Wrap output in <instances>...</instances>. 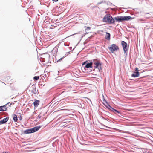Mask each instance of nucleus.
<instances>
[{"instance_id": "obj_1", "label": "nucleus", "mask_w": 153, "mask_h": 153, "mask_svg": "<svg viewBox=\"0 0 153 153\" xmlns=\"http://www.w3.org/2000/svg\"><path fill=\"white\" fill-rule=\"evenodd\" d=\"M131 17L130 16H123L115 17L114 19L109 14H106L103 19V21L105 22H108L110 24H113L115 22V20L119 22L123 21H128L130 19Z\"/></svg>"}, {"instance_id": "obj_2", "label": "nucleus", "mask_w": 153, "mask_h": 153, "mask_svg": "<svg viewBox=\"0 0 153 153\" xmlns=\"http://www.w3.org/2000/svg\"><path fill=\"white\" fill-rule=\"evenodd\" d=\"M108 48L112 53H114L115 51H117L119 49V47L115 44H112Z\"/></svg>"}, {"instance_id": "obj_3", "label": "nucleus", "mask_w": 153, "mask_h": 153, "mask_svg": "<svg viewBox=\"0 0 153 153\" xmlns=\"http://www.w3.org/2000/svg\"><path fill=\"white\" fill-rule=\"evenodd\" d=\"M121 44L123 48L124 53L127 55V53L126 52L128 51L129 46L124 41H121Z\"/></svg>"}, {"instance_id": "obj_4", "label": "nucleus", "mask_w": 153, "mask_h": 153, "mask_svg": "<svg viewBox=\"0 0 153 153\" xmlns=\"http://www.w3.org/2000/svg\"><path fill=\"white\" fill-rule=\"evenodd\" d=\"M94 65V67L95 68H98L99 71L100 72L102 70L101 65L102 63L101 62L100 60H97L95 62L93 63Z\"/></svg>"}, {"instance_id": "obj_5", "label": "nucleus", "mask_w": 153, "mask_h": 153, "mask_svg": "<svg viewBox=\"0 0 153 153\" xmlns=\"http://www.w3.org/2000/svg\"><path fill=\"white\" fill-rule=\"evenodd\" d=\"M93 63L90 62V63H87L85 66L84 67V70L86 71L88 70V68H92L93 67Z\"/></svg>"}, {"instance_id": "obj_6", "label": "nucleus", "mask_w": 153, "mask_h": 153, "mask_svg": "<svg viewBox=\"0 0 153 153\" xmlns=\"http://www.w3.org/2000/svg\"><path fill=\"white\" fill-rule=\"evenodd\" d=\"M9 119V117H7L5 118H4L0 121V125L4 124L7 122Z\"/></svg>"}, {"instance_id": "obj_7", "label": "nucleus", "mask_w": 153, "mask_h": 153, "mask_svg": "<svg viewBox=\"0 0 153 153\" xmlns=\"http://www.w3.org/2000/svg\"><path fill=\"white\" fill-rule=\"evenodd\" d=\"M41 128V126H35L33 128H32V130L33 133L35 132Z\"/></svg>"}, {"instance_id": "obj_8", "label": "nucleus", "mask_w": 153, "mask_h": 153, "mask_svg": "<svg viewBox=\"0 0 153 153\" xmlns=\"http://www.w3.org/2000/svg\"><path fill=\"white\" fill-rule=\"evenodd\" d=\"M139 75V72L138 71L134 72L132 74L131 76L132 77H136L138 76Z\"/></svg>"}, {"instance_id": "obj_9", "label": "nucleus", "mask_w": 153, "mask_h": 153, "mask_svg": "<svg viewBox=\"0 0 153 153\" xmlns=\"http://www.w3.org/2000/svg\"><path fill=\"white\" fill-rule=\"evenodd\" d=\"M106 35H105V38L108 40H109L110 39V36H111V35L110 34V33L108 32H106Z\"/></svg>"}, {"instance_id": "obj_10", "label": "nucleus", "mask_w": 153, "mask_h": 153, "mask_svg": "<svg viewBox=\"0 0 153 153\" xmlns=\"http://www.w3.org/2000/svg\"><path fill=\"white\" fill-rule=\"evenodd\" d=\"M32 133L33 132L31 128L27 129L24 131V133L25 134H28Z\"/></svg>"}, {"instance_id": "obj_11", "label": "nucleus", "mask_w": 153, "mask_h": 153, "mask_svg": "<svg viewBox=\"0 0 153 153\" xmlns=\"http://www.w3.org/2000/svg\"><path fill=\"white\" fill-rule=\"evenodd\" d=\"M31 88V91L32 93L34 94H36V91L35 86L33 85L32 88Z\"/></svg>"}, {"instance_id": "obj_12", "label": "nucleus", "mask_w": 153, "mask_h": 153, "mask_svg": "<svg viewBox=\"0 0 153 153\" xmlns=\"http://www.w3.org/2000/svg\"><path fill=\"white\" fill-rule=\"evenodd\" d=\"M39 101L35 99L33 102V105L35 107H37L39 105Z\"/></svg>"}, {"instance_id": "obj_13", "label": "nucleus", "mask_w": 153, "mask_h": 153, "mask_svg": "<svg viewBox=\"0 0 153 153\" xmlns=\"http://www.w3.org/2000/svg\"><path fill=\"white\" fill-rule=\"evenodd\" d=\"M13 118L14 122H16L18 121L17 116L15 114H13Z\"/></svg>"}, {"instance_id": "obj_14", "label": "nucleus", "mask_w": 153, "mask_h": 153, "mask_svg": "<svg viewBox=\"0 0 153 153\" xmlns=\"http://www.w3.org/2000/svg\"><path fill=\"white\" fill-rule=\"evenodd\" d=\"M10 103L8 102L6 104L4 105L3 106H3V111H6L7 110V108L6 107L7 105H8Z\"/></svg>"}, {"instance_id": "obj_15", "label": "nucleus", "mask_w": 153, "mask_h": 153, "mask_svg": "<svg viewBox=\"0 0 153 153\" xmlns=\"http://www.w3.org/2000/svg\"><path fill=\"white\" fill-rule=\"evenodd\" d=\"M105 106L107 108L111 111L113 108H112L109 104H107V105Z\"/></svg>"}, {"instance_id": "obj_16", "label": "nucleus", "mask_w": 153, "mask_h": 153, "mask_svg": "<svg viewBox=\"0 0 153 153\" xmlns=\"http://www.w3.org/2000/svg\"><path fill=\"white\" fill-rule=\"evenodd\" d=\"M39 79V76H35L34 77L33 79L35 80H37Z\"/></svg>"}, {"instance_id": "obj_17", "label": "nucleus", "mask_w": 153, "mask_h": 153, "mask_svg": "<svg viewBox=\"0 0 153 153\" xmlns=\"http://www.w3.org/2000/svg\"><path fill=\"white\" fill-rule=\"evenodd\" d=\"M91 29V27H88L86 29H85V31L87 33H88L89 32H87L89 30Z\"/></svg>"}, {"instance_id": "obj_18", "label": "nucleus", "mask_w": 153, "mask_h": 153, "mask_svg": "<svg viewBox=\"0 0 153 153\" xmlns=\"http://www.w3.org/2000/svg\"><path fill=\"white\" fill-rule=\"evenodd\" d=\"M117 110L113 108L111 111H112L114 113L116 114V113H117Z\"/></svg>"}, {"instance_id": "obj_19", "label": "nucleus", "mask_w": 153, "mask_h": 153, "mask_svg": "<svg viewBox=\"0 0 153 153\" xmlns=\"http://www.w3.org/2000/svg\"><path fill=\"white\" fill-rule=\"evenodd\" d=\"M67 55H68L67 54L66 55L65 54V56H63V57H62L60 59H58L57 61V62H59L62 59H63L65 57L67 56Z\"/></svg>"}, {"instance_id": "obj_20", "label": "nucleus", "mask_w": 153, "mask_h": 153, "mask_svg": "<svg viewBox=\"0 0 153 153\" xmlns=\"http://www.w3.org/2000/svg\"><path fill=\"white\" fill-rule=\"evenodd\" d=\"M87 61H85V62H83V63H82V65L83 66L85 65H86V64L87 63Z\"/></svg>"}, {"instance_id": "obj_21", "label": "nucleus", "mask_w": 153, "mask_h": 153, "mask_svg": "<svg viewBox=\"0 0 153 153\" xmlns=\"http://www.w3.org/2000/svg\"><path fill=\"white\" fill-rule=\"evenodd\" d=\"M40 60L42 62H44L45 60V59L44 58H41L40 59Z\"/></svg>"}, {"instance_id": "obj_22", "label": "nucleus", "mask_w": 153, "mask_h": 153, "mask_svg": "<svg viewBox=\"0 0 153 153\" xmlns=\"http://www.w3.org/2000/svg\"><path fill=\"white\" fill-rule=\"evenodd\" d=\"M3 106H0V111H3Z\"/></svg>"}, {"instance_id": "obj_23", "label": "nucleus", "mask_w": 153, "mask_h": 153, "mask_svg": "<svg viewBox=\"0 0 153 153\" xmlns=\"http://www.w3.org/2000/svg\"><path fill=\"white\" fill-rule=\"evenodd\" d=\"M56 49L55 48H54L53 50H52V52L53 53L54 51L55 50V51L56 50Z\"/></svg>"}, {"instance_id": "obj_24", "label": "nucleus", "mask_w": 153, "mask_h": 153, "mask_svg": "<svg viewBox=\"0 0 153 153\" xmlns=\"http://www.w3.org/2000/svg\"><path fill=\"white\" fill-rule=\"evenodd\" d=\"M135 72H137V71H139V70H138V68H135Z\"/></svg>"}, {"instance_id": "obj_25", "label": "nucleus", "mask_w": 153, "mask_h": 153, "mask_svg": "<svg viewBox=\"0 0 153 153\" xmlns=\"http://www.w3.org/2000/svg\"><path fill=\"white\" fill-rule=\"evenodd\" d=\"M41 115H40V114H39V115H38V118L39 119H40V118H41Z\"/></svg>"}, {"instance_id": "obj_26", "label": "nucleus", "mask_w": 153, "mask_h": 153, "mask_svg": "<svg viewBox=\"0 0 153 153\" xmlns=\"http://www.w3.org/2000/svg\"><path fill=\"white\" fill-rule=\"evenodd\" d=\"M97 60H98L97 59H94L93 60V61L95 62H96V61H97Z\"/></svg>"}, {"instance_id": "obj_27", "label": "nucleus", "mask_w": 153, "mask_h": 153, "mask_svg": "<svg viewBox=\"0 0 153 153\" xmlns=\"http://www.w3.org/2000/svg\"><path fill=\"white\" fill-rule=\"evenodd\" d=\"M52 1H54L55 2H57L58 1V0H52Z\"/></svg>"}, {"instance_id": "obj_28", "label": "nucleus", "mask_w": 153, "mask_h": 153, "mask_svg": "<svg viewBox=\"0 0 153 153\" xmlns=\"http://www.w3.org/2000/svg\"><path fill=\"white\" fill-rule=\"evenodd\" d=\"M117 113L118 114H120V112L119 111H117Z\"/></svg>"}, {"instance_id": "obj_29", "label": "nucleus", "mask_w": 153, "mask_h": 153, "mask_svg": "<svg viewBox=\"0 0 153 153\" xmlns=\"http://www.w3.org/2000/svg\"><path fill=\"white\" fill-rule=\"evenodd\" d=\"M104 119L106 120H109V119H107V118H104Z\"/></svg>"}, {"instance_id": "obj_30", "label": "nucleus", "mask_w": 153, "mask_h": 153, "mask_svg": "<svg viewBox=\"0 0 153 153\" xmlns=\"http://www.w3.org/2000/svg\"><path fill=\"white\" fill-rule=\"evenodd\" d=\"M13 105V103L12 102L10 103V105L9 106H10L11 105Z\"/></svg>"}, {"instance_id": "obj_31", "label": "nucleus", "mask_w": 153, "mask_h": 153, "mask_svg": "<svg viewBox=\"0 0 153 153\" xmlns=\"http://www.w3.org/2000/svg\"><path fill=\"white\" fill-rule=\"evenodd\" d=\"M21 119H22V117H21V116L20 118V120H21Z\"/></svg>"}, {"instance_id": "obj_32", "label": "nucleus", "mask_w": 153, "mask_h": 153, "mask_svg": "<svg viewBox=\"0 0 153 153\" xmlns=\"http://www.w3.org/2000/svg\"><path fill=\"white\" fill-rule=\"evenodd\" d=\"M68 53H70V52H68Z\"/></svg>"}, {"instance_id": "obj_33", "label": "nucleus", "mask_w": 153, "mask_h": 153, "mask_svg": "<svg viewBox=\"0 0 153 153\" xmlns=\"http://www.w3.org/2000/svg\"><path fill=\"white\" fill-rule=\"evenodd\" d=\"M92 71V70H91V71H90H90Z\"/></svg>"}, {"instance_id": "obj_34", "label": "nucleus", "mask_w": 153, "mask_h": 153, "mask_svg": "<svg viewBox=\"0 0 153 153\" xmlns=\"http://www.w3.org/2000/svg\"><path fill=\"white\" fill-rule=\"evenodd\" d=\"M53 60L54 61V58H53Z\"/></svg>"}, {"instance_id": "obj_35", "label": "nucleus", "mask_w": 153, "mask_h": 153, "mask_svg": "<svg viewBox=\"0 0 153 153\" xmlns=\"http://www.w3.org/2000/svg\"><path fill=\"white\" fill-rule=\"evenodd\" d=\"M105 101V102H106V103H107V101Z\"/></svg>"}, {"instance_id": "obj_36", "label": "nucleus", "mask_w": 153, "mask_h": 153, "mask_svg": "<svg viewBox=\"0 0 153 153\" xmlns=\"http://www.w3.org/2000/svg\"><path fill=\"white\" fill-rule=\"evenodd\" d=\"M105 127H107V126H105Z\"/></svg>"}]
</instances>
